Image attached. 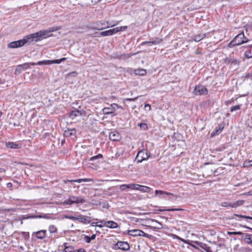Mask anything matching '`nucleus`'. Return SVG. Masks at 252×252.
Returning <instances> with one entry per match:
<instances>
[{
    "label": "nucleus",
    "instance_id": "64",
    "mask_svg": "<svg viewBox=\"0 0 252 252\" xmlns=\"http://www.w3.org/2000/svg\"><path fill=\"white\" fill-rule=\"evenodd\" d=\"M97 226H98V227H103V225H101V224H97Z\"/></svg>",
    "mask_w": 252,
    "mask_h": 252
},
{
    "label": "nucleus",
    "instance_id": "36",
    "mask_svg": "<svg viewBox=\"0 0 252 252\" xmlns=\"http://www.w3.org/2000/svg\"><path fill=\"white\" fill-rule=\"evenodd\" d=\"M128 187L129 189L137 190L138 185L135 184H128Z\"/></svg>",
    "mask_w": 252,
    "mask_h": 252
},
{
    "label": "nucleus",
    "instance_id": "18",
    "mask_svg": "<svg viewBox=\"0 0 252 252\" xmlns=\"http://www.w3.org/2000/svg\"><path fill=\"white\" fill-rule=\"evenodd\" d=\"M104 226L110 228H116L118 227V225L114 221H107L104 222Z\"/></svg>",
    "mask_w": 252,
    "mask_h": 252
},
{
    "label": "nucleus",
    "instance_id": "29",
    "mask_svg": "<svg viewBox=\"0 0 252 252\" xmlns=\"http://www.w3.org/2000/svg\"><path fill=\"white\" fill-rule=\"evenodd\" d=\"M154 226H153L155 228L161 229L162 228V225L161 223L156 220H153Z\"/></svg>",
    "mask_w": 252,
    "mask_h": 252
},
{
    "label": "nucleus",
    "instance_id": "4",
    "mask_svg": "<svg viewBox=\"0 0 252 252\" xmlns=\"http://www.w3.org/2000/svg\"><path fill=\"white\" fill-rule=\"evenodd\" d=\"M29 35L25 36L23 39L13 41L8 44L7 47L9 48H17L24 46L27 43L32 42L31 38H29Z\"/></svg>",
    "mask_w": 252,
    "mask_h": 252
},
{
    "label": "nucleus",
    "instance_id": "45",
    "mask_svg": "<svg viewBox=\"0 0 252 252\" xmlns=\"http://www.w3.org/2000/svg\"><path fill=\"white\" fill-rule=\"evenodd\" d=\"M120 189L121 190H125L126 189H129L128 187V184L127 185H126V184L121 185L120 186Z\"/></svg>",
    "mask_w": 252,
    "mask_h": 252
},
{
    "label": "nucleus",
    "instance_id": "11",
    "mask_svg": "<svg viewBox=\"0 0 252 252\" xmlns=\"http://www.w3.org/2000/svg\"><path fill=\"white\" fill-rule=\"evenodd\" d=\"M46 230H41L37 231V232H33L32 233V236L35 235L37 239L42 240L46 237Z\"/></svg>",
    "mask_w": 252,
    "mask_h": 252
},
{
    "label": "nucleus",
    "instance_id": "50",
    "mask_svg": "<svg viewBox=\"0 0 252 252\" xmlns=\"http://www.w3.org/2000/svg\"><path fill=\"white\" fill-rule=\"evenodd\" d=\"M112 30L113 34L119 32H121V29H120V27H116L115 28L112 29Z\"/></svg>",
    "mask_w": 252,
    "mask_h": 252
},
{
    "label": "nucleus",
    "instance_id": "58",
    "mask_svg": "<svg viewBox=\"0 0 252 252\" xmlns=\"http://www.w3.org/2000/svg\"><path fill=\"white\" fill-rule=\"evenodd\" d=\"M97 223H98V222H93L91 223V225L93 226H96L97 225Z\"/></svg>",
    "mask_w": 252,
    "mask_h": 252
},
{
    "label": "nucleus",
    "instance_id": "63",
    "mask_svg": "<svg viewBox=\"0 0 252 252\" xmlns=\"http://www.w3.org/2000/svg\"><path fill=\"white\" fill-rule=\"evenodd\" d=\"M248 77H252V72L250 73H249L248 74Z\"/></svg>",
    "mask_w": 252,
    "mask_h": 252
},
{
    "label": "nucleus",
    "instance_id": "38",
    "mask_svg": "<svg viewBox=\"0 0 252 252\" xmlns=\"http://www.w3.org/2000/svg\"><path fill=\"white\" fill-rule=\"evenodd\" d=\"M60 29H61L60 27H53L50 28L47 30L48 31L49 33H51L52 32L59 30Z\"/></svg>",
    "mask_w": 252,
    "mask_h": 252
},
{
    "label": "nucleus",
    "instance_id": "56",
    "mask_svg": "<svg viewBox=\"0 0 252 252\" xmlns=\"http://www.w3.org/2000/svg\"><path fill=\"white\" fill-rule=\"evenodd\" d=\"M77 252H86V251L84 249H80L77 251Z\"/></svg>",
    "mask_w": 252,
    "mask_h": 252
},
{
    "label": "nucleus",
    "instance_id": "59",
    "mask_svg": "<svg viewBox=\"0 0 252 252\" xmlns=\"http://www.w3.org/2000/svg\"><path fill=\"white\" fill-rule=\"evenodd\" d=\"M240 226H241L242 227H244V228H248L249 229V228H250V227H249V226H247L246 225H242V224L240 225Z\"/></svg>",
    "mask_w": 252,
    "mask_h": 252
},
{
    "label": "nucleus",
    "instance_id": "54",
    "mask_svg": "<svg viewBox=\"0 0 252 252\" xmlns=\"http://www.w3.org/2000/svg\"><path fill=\"white\" fill-rule=\"evenodd\" d=\"M145 109H148V110L150 111L151 110V106L148 104H146L145 105Z\"/></svg>",
    "mask_w": 252,
    "mask_h": 252
},
{
    "label": "nucleus",
    "instance_id": "57",
    "mask_svg": "<svg viewBox=\"0 0 252 252\" xmlns=\"http://www.w3.org/2000/svg\"><path fill=\"white\" fill-rule=\"evenodd\" d=\"M95 237H96L95 234H93L92 235L91 237H90V239L91 240H94V239H95Z\"/></svg>",
    "mask_w": 252,
    "mask_h": 252
},
{
    "label": "nucleus",
    "instance_id": "15",
    "mask_svg": "<svg viewBox=\"0 0 252 252\" xmlns=\"http://www.w3.org/2000/svg\"><path fill=\"white\" fill-rule=\"evenodd\" d=\"M94 180L92 178H83V179H79L77 180H67L66 181H64L65 183L68 182H76L78 183H80L82 182H93Z\"/></svg>",
    "mask_w": 252,
    "mask_h": 252
},
{
    "label": "nucleus",
    "instance_id": "28",
    "mask_svg": "<svg viewBox=\"0 0 252 252\" xmlns=\"http://www.w3.org/2000/svg\"><path fill=\"white\" fill-rule=\"evenodd\" d=\"M37 219H45L47 220L53 219L50 214H42L37 215Z\"/></svg>",
    "mask_w": 252,
    "mask_h": 252
},
{
    "label": "nucleus",
    "instance_id": "39",
    "mask_svg": "<svg viewBox=\"0 0 252 252\" xmlns=\"http://www.w3.org/2000/svg\"><path fill=\"white\" fill-rule=\"evenodd\" d=\"M102 158V155L100 154H98L97 155L95 156H94V157H91L90 159H89V161H94L95 159H99V158Z\"/></svg>",
    "mask_w": 252,
    "mask_h": 252
},
{
    "label": "nucleus",
    "instance_id": "48",
    "mask_svg": "<svg viewBox=\"0 0 252 252\" xmlns=\"http://www.w3.org/2000/svg\"><path fill=\"white\" fill-rule=\"evenodd\" d=\"M66 60V58H62L61 59L56 60L55 62L56 63L59 64L61 63H62V62L65 61Z\"/></svg>",
    "mask_w": 252,
    "mask_h": 252
},
{
    "label": "nucleus",
    "instance_id": "34",
    "mask_svg": "<svg viewBox=\"0 0 252 252\" xmlns=\"http://www.w3.org/2000/svg\"><path fill=\"white\" fill-rule=\"evenodd\" d=\"M222 129L223 127H219V128L216 129L211 133V137H213L215 135H218L222 131Z\"/></svg>",
    "mask_w": 252,
    "mask_h": 252
},
{
    "label": "nucleus",
    "instance_id": "2",
    "mask_svg": "<svg viewBox=\"0 0 252 252\" xmlns=\"http://www.w3.org/2000/svg\"><path fill=\"white\" fill-rule=\"evenodd\" d=\"M248 38L245 36L243 32L237 34L234 38L228 44V47L232 48L235 46L240 45L247 42Z\"/></svg>",
    "mask_w": 252,
    "mask_h": 252
},
{
    "label": "nucleus",
    "instance_id": "25",
    "mask_svg": "<svg viewBox=\"0 0 252 252\" xmlns=\"http://www.w3.org/2000/svg\"><path fill=\"white\" fill-rule=\"evenodd\" d=\"M6 146L7 148L11 149H18L20 147L19 145L16 144L14 142H9L6 143Z\"/></svg>",
    "mask_w": 252,
    "mask_h": 252
},
{
    "label": "nucleus",
    "instance_id": "26",
    "mask_svg": "<svg viewBox=\"0 0 252 252\" xmlns=\"http://www.w3.org/2000/svg\"><path fill=\"white\" fill-rule=\"evenodd\" d=\"M238 63V61L236 59L232 58H226L225 59V63L227 64L231 63L234 64H237Z\"/></svg>",
    "mask_w": 252,
    "mask_h": 252
},
{
    "label": "nucleus",
    "instance_id": "27",
    "mask_svg": "<svg viewBox=\"0 0 252 252\" xmlns=\"http://www.w3.org/2000/svg\"><path fill=\"white\" fill-rule=\"evenodd\" d=\"M100 36H110L113 34L112 30L110 29L107 31H103L99 33Z\"/></svg>",
    "mask_w": 252,
    "mask_h": 252
},
{
    "label": "nucleus",
    "instance_id": "12",
    "mask_svg": "<svg viewBox=\"0 0 252 252\" xmlns=\"http://www.w3.org/2000/svg\"><path fill=\"white\" fill-rule=\"evenodd\" d=\"M29 67L30 65L28 63H24L22 65H19L17 66L15 69V73L19 74Z\"/></svg>",
    "mask_w": 252,
    "mask_h": 252
},
{
    "label": "nucleus",
    "instance_id": "3",
    "mask_svg": "<svg viewBox=\"0 0 252 252\" xmlns=\"http://www.w3.org/2000/svg\"><path fill=\"white\" fill-rule=\"evenodd\" d=\"M86 202L83 196H70L65 200L61 204L63 205H71L74 204H83Z\"/></svg>",
    "mask_w": 252,
    "mask_h": 252
},
{
    "label": "nucleus",
    "instance_id": "6",
    "mask_svg": "<svg viewBox=\"0 0 252 252\" xmlns=\"http://www.w3.org/2000/svg\"><path fill=\"white\" fill-rule=\"evenodd\" d=\"M244 201L243 200H237L235 202H231L229 201L222 202L220 204L222 207H230L233 208H236L239 206L242 205Z\"/></svg>",
    "mask_w": 252,
    "mask_h": 252
},
{
    "label": "nucleus",
    "instance_id": "42",
    "mask_svg": "<svg viewBox=\"0 0 252 252\" xmlns=\"http://www.w3.org/2000/svg\"><path fill=\"white\" fill-rule=\"evenodd\" d=\"M227 234L229 235H243V233L242 232H240V231H228L227 232Z\"/></svg>",
    "mask_w": 252,
    "mask_h": 252
},
{
    "label": "nucleus",
    "instance_id": "30",
    "mask_svg": "<svg viewBox=\"0 0 252 252\" xmlns=\"http://www.w3.org/2000/svg\"><path fill=\"white\" fill-rule=\"evenodd\" d=\"M155 194L156 196H158L159 197H162V196L164 194L169 195L170 193L162 190H156Z\"/></svg>",
    "mask_w": 252,
    "mask_h": 252
},
{
    "label": "nucleus",
    "instance_id": "10",
    "mask_svg": "<svg viewBox=\"0 0 252 252\" xmlns=\"http://www.w3.org/2000/svg\"><path fill=\"white\" fill-rule=\"evenodd\" d=\"M115 247V249H121L124 251L128 250L129 249V244L126 242H118Z\"/></svg>",
    "mask_w": 252,
    "mask_h": 252
},
{
    "label": "nucleus",
    "instance_id": "19",
    "mask_svg": "<svg viewBox=\"0 0 252 252\" xmlns=\"http://www.w3.org/2000/svg\"><path fill=\"white\" fill-rule=\"evenodd\" d=\"M162 41L161 39L159 38H156L155 40L152 41H144L141 43V45L148 44L149 46H152L153 45H157L160 43Z\"/></svg>",
    "mask_w": 252,
    "mask_h": 252
},
{
    "label": "nucleus",
    "instance_id": "35",
    "mask_svg": "<svg viewBox=\"0 0 252 252\" xmlns=\"http://www.w3.org/2000/svg\"><path fill=\"white\" fill-rule=\"evenodd\" d=\"M63 252H74L73 248L72 246H65Z\"/></svg>",
    "mask_w": 252,
    "mask_h": 252
},
{
    "label": "nucleus",
    "instance_id": "17",
    "mask_svg": "<svg viewBox=\"0 0 252 252\" xmlns=\"http://www.w3.org/2000/svg\"><path fill=\"white\" fill-rule=\"evenodd\" d=\"M243 236H242V239L244 240V241L248 244H252V234H250L248 233L243 234Z\"/></svg>",
    "mask_w": 252,
    "mask_h": 252
},
{
    "label": "nucleus",
    "instance_id": "60",
    "mask_svg": "<svg viewBox=\"0 0 252 252\" xmlns=\"http://www.w3.org/2000/svg\"><path fill=\"white\" fill-rule=\"evenodd\" d=\"M12 186V184L10 183H9L7 184V187L8 188H10V187H11Z\"/></svg>",
    "mask_w": 252,
    "mask_h": 252
},
{
    "label": "nucleus",
    "instance_id": "7",
    "mask_svg": "<svg viewBox=\"0 0 252 252\" xmlns=\"http://www.w3.org/2000/svg\"><path fill=\"white\" fill-rule=\"evenodd\" d=\"M119 108L118 105L116 103H112L109 107H105L102 109L103 113L105 115L113 114V116L116 115L114 113L116 110Z\"/></svg>",
    "mask_w": 252,
    "mask_h": 252
},
{
    "label": "nucleus",
    "instance_id": "47",
    "mask_svg": "<svg viewBox=\"0 0 252 252\" xmlns=\"http://www.w3.org/2000/svg\"><path fill=\"white\" fill-rule=\"evenodd\" d=\"M182 209H179V208H171V209H168L166 210H163V211H180L182 210ZM160 211H162V210H160Z\"/></svg>",
    "mask_w": 252,
    "mask_h": 252
},
{
    "label": "nucleus",
    "instance_id": "21",
    "mask_svg": "<svg viewBox=\"0 0 252 252\" xmlns=\"http://www.w3.org/2000/svg\"><path fill=\"white\" fill-rule=\"evenodd\" d=\"M82 113L81 111L77 109H75L72 111L69 114V117L71 119L73 120L78 116L81 115Z\"/></svg>",
    "mask_w": 252,
    "mask_h": 252
},
{
    "label": "nucleus",
    "instance_id": "8",
    "mask_svg": "<svg viewBox=\"0 0 252 252\" xmlns=\"http://www.w3.org/2000/svg\"><path fill=\"white\" fill-rule=\"evenodd\" d=\"M192 93L195 95H201L207 94L208 90L203 85H197L195 87Z\"/></svg>",
    "mask_w": 252,
    "mask_h": 252
},
{
    "label": "nucleus",
    "instance_id": "22",
    "mask_svg": "<svg viewBox=\"0 0 252 252\" xmlns=\"http://www.w3.org/2000/svg\"><path fill=\"white\" fill-rule=\"evenodd\" d=\"M137 190L143 192H149L151 189L149 187L138 185Z\"/></svg>",
    "mask_w": 252,
    "mask_h": 252
},
{
    "label": "nucleus",
    "instance_id": "1",
    "mask_svg": "<svg viewBox=\"0 0 252 252\" xmlns=\"http://www.w3.org/2000/svg\"><path fill=\"white\" fill-rule=\"evenodd\" d=\"M52 34H50L47 30L40 31L37 32L30 34L29 35V38H31V41L37 42L43 38L51 36Z\"/></svg>",
    "mask_w": 252,
    "mask_h": 252
},
{
    "label": "nucleus",
    "instance_id": "32",
    "mask_svg": "<svg viewBox=\"0 0 252 252\" xmlns=\"http://www.w3.org/2000/svg\"><path fill=\"white\" fill-rule=\"evenodd\" d=\"M48 230L50 233H55L57 232V228L54 225H50L48 227Z\"/></svg>",
    "mask_w": 252,
    "mask_h": 252
},
{
    "label": "nucleus",
    "instance_id": "24",
    "mask_svg": "<svg viewBox=\"0 0 252 252\" xmlns=\"http://www.w3.org/2000/svg\"><path fill=\"white\" fill-rule=\"evenodd\" d=\"M76 133V130L74 128L67 129L64 130V134L66 136H71L74 135Z\"/></svg>",
    "mask_w": 252,
    "mask_h": 252
},
{
    "label": "nucleus",
    "instance_id": "62",
    "mask_svg": "<svg viewBox=\"0 0 252 252\" xmlns=\"http://www.w3.org/2000/svg\"><path fill=\"white\" fill-rule=\"evenodd\" d=\"M189 245L191 246V247H192L193 248H195V249H197V248L195 246V245H192L191 244H189Z\"/></svg>",
    "mask_w": 252,
    "mask_h": 252
},
{
    "label": "nucleus",
    "instance_id": "5",
    "mask_svg": "<svg viewBox=\"0 0 252 252\" xmlns=\"http://www.w3.org/2000/svg\"><path fill=\"white\" fill-rule=\"evenodd\" d=\"M150 156V154L145 150L139 151L136 156L135 160L140 163L144 160H147Z\"/></svg>",
    "mask_w": 252,
    "mask_h": 252
},
{
    "label": "nucleus",
    "instance_id": "13",
    "mask_svg": "<svg viewBox=\"0 0 252 252\" xmlns=\"http://www.w3.org/2000/svg\"><path fill=\"white\" fill-rule=\"evenodd\" d=\"M56 60H44L42 61H39L37 63H31V64L32 65H49L53 63H55Z\"/></svg>",
    "mask_w": 252,
    "mask_h": 252
},
{
    "label": "nucleus",
    "instance_id": "40",
    "mask_svg": "<svg viewBox=\"0 0 252 252\" xmlns=\"http://www.w3.org/2000/svg\"><path fill=\"white\" fill-rule=\"evenodd\" d=\"M234 216H236V217H239V218H244V219H246L252 220V218L251 217H249V216L241 215H239V214H234Z\"/></svg>",
    "mask_w": 252,
    "mask_h": 252
},
{
    "label": "nucleus",
    "instance_id": "31",
    "mask_svg": "<svg viewBox=\"0 0 252 252\" xmlns=\"http://www.w3.org/2000/svg\"><path fill=\"white\" fill-rule=\"evenodd\" d=\"M134 73L136 75L144 76L146 74V71L143 69H137L134 70Z\"/></svg>",
    "mask_w": 252,
    "mask_h": 252
},
{
    "label": "nucleus",
    "instance_id": "33",
    "mask_svg": "<svg viewBox=\"0 0 252 252\" xmlns=\"http://www.w3.org/2000/svg\"><path fill=\"white\" fill-rule=\"evenodd\" d=\"M199 247L205 250L206 252H212L210 247L207 246L204 243H201V245H199Z\"/></svg>",
    "mask_w": 252,
    "mask_h": 252
},
{
    "label": "nucleus",
    "instance_id": "41",
    "mask_svg": "<svg viewBox=\"0 0 252 252\" xmlns=\"http://www.w3.org/2000/svg\"><path fill=\"white\" fill-rule=\"evenodd\" d=\"M241 105H235V106L231 107L230 108V111L231 112H232L233 111L240 110Z\"/></svg>",
    "mask_w": 252,
    "mask_h": 252
},
{
    "label": "nucleus",
    "instance_id": "44",
    "mask_svg": "<svg viewBox=\"0 0 252 252\" xmlns=\"http://www.w3.org/2000/svg\"><path fill=\"white\" fill-rule=\"evenodd\" d=\"M37 219V215H28L25 216L23 219Z\"/></svg>",
    "mask_w": 252,
    "mask_h": 252
},
{
    "label": "nucleus",
    "instance_id": "23",
    "mask_svg": "<svg viewBox=\"0 0 252 252\" xmlns=\"http://www.w3.org/2000/svg\"><path fill=\"white\" fill-rule=\"evenodd\" d=\"M206 34L205 33H200L198 35H194L192 37V39L196 42H199L204 38H205Z\"/></svg>",
    "mask_w": 252,
    "mask_h": 252
},
{
    "label": "nucleus",
    "instance_id": "16",
    "mask_svg": "<svg viewBox=\"0 0 252 252\" xmlns=\"http://www.w3.org/2000/svg\"><path fill=\"white\" fill-rule=\"evenodd\" d=\"M76 220H78L80 222L85 224H88L91 223V220L84 216L80 215L76 217Z\"/></svg>",
    "mask_w": 252,
    "mask_h": 252
},
{
    "label": "nucleus",
    "instance_id": "14",
    "mask_svg": "<svg viewBox=\"0 0 252 252\" xmlns=\"http://www.w3.org/2000/svg\"><path fill=\"white\" fill-rule=\"evenodd\" d=\"M109 139L112 141H119L121 139L120 133L117 131H113L109 134Z\"/></svg>",
    "mask_w": 252,
    "mask_h": 252
},
{
    "label": "nucleus",
    "instance_id": "20",
    "mask_svg": "<svg viewBox=\"0 0 252 252\" xmlns=\"http://www.w3.org/2000/svg\"><path fill=\"white\" fill-rule=\"evenodd\" d=\"M245 53V56L247 59H250L252 58V44L249 45Z\"/></svg>",
    "mask_w": 252,
    "mask_h": 252
},
{
    "label": "nucleus",
    "instance_id": "51",
    "mask_svg": "<svg viewBox=\"0 0 252 252\" xmlns=\"http://www.w3.org/2000/svg\"><path fill=\"white\" fill-rule=\"evenodd\" d=\"M84 240L87 243H89L91 241V240L90 239V237H89V236H87V235L85 236Z\"/></svg>",
    "mask_w": 252,
    "mask_h": 252
},
{
    "label": "nucleus",
    "instance_id": "61",
    "mask_svg": "<svg viewBox=\"0 0 252 252\" xmlns=\"http://www.w3.org/2000/svg\"><path fill=\"white\" fill-rule=\"evenodd\" d=\"M4 83V80H1V79H0V84H2Z\"/></svg>",
    "mask_w": 252,
    "mask_h": 252
},
{
    "label": "nucleus",
    "instance_id": "37",
    "mask_svg": "<svg viewBox=\"0 0 252 252\" xmlns=\"http://www.w3.org/2000/svg\"><path fill=\"white\" fill-rule=\"evenodd\" d=\"M137 125L141 128V129L143 130H146L148 129V126L145 123H139Z\"/></svg>",
    "mask_w": 252,
    "mask_h": 252
},
{
    "label": "nucleus",
    "instance_id": "55",
    "mask_svg": "<svg viewBox=\"0 0 252 252\" xmlns=\"http://www.w3.org/2000/svg\"><path fill=\"white\" fill-rule=\"evenodd\" d=\"M193 243H194L195 244H196L197 245H198V246H199V245H201V242H198V241H193L192 242Z\"/></svg>",
    "mask_w": 252,
    "mask_h": 252
},
{
    "label": "nucleus",
    "instance_id": "53",
    "mask_svg": "<svg viewBox=\"0 0 252 252\" xmlns=\"http://www.w3.org/2000/svg\"><path fill=\"white\" fill-rule=\"evenodd\" d=\"M120 27V29H121V32L124 31L127 28V26H121V27Z\"/></svg>",
    "mask_w": 252,
    "mask_h": 252
},
{
    "label": "nucleus",
    "instance_id": "49",
    "mask_svg": "<svg viewBox=\"0 0 252 252\" xmlns=\"http://www.w3.org/2000/svg\"><path fill=\"white\" fill-rule=\"evenodd\" d=\"M244 164L245 166H252V160H249L248 162L245 161Z\"/></svg>",
    "mask_w": 252,
    "mask_h": 252
},
{
    "label": "nucleus",
    "instance_id": "9",
    "mask_svg": "<svg viewBox=\"0 0 252 252\" xmlns=\"http://www.w3.org/2000/svg\"><path fill=\"white\" fill-rule=\"evenodd\" d=\"M128 234L129 235L136 237V236H144L145 237H148L149 235L145 233L143 231L139 229H133L130 230L128 231Z\"/></svg>",
    "mask_w": 252,
    "mask_h": 252
},
{
    "label": "nucleus",
    "instance_id": "43",
    "mask_svg": "<svg viewBox=\"0 0 252 252\" xmlns=\"http://www.w3.org/2000/svg\"><path fill=\"white\" fill-rule=\"evenodd\" d=\"M63 219H70L73 220H76V217L71 216H68V215H64L63 216Z\"/></svg>",
    "mask_w": 252,
    "mask_h": 252
},
{
    "label": "nucleus",
    "instance_id": "46",
    "mask_svg": "<svg viewBox=\"0 0 252 252\" xmlns=\"http://www.w3.org/2000/svg\"><path fill=\"white\" fill-rule=\"evenodd\" d=\"M118 23H119V22L117 21L116 23H115V24H114L113 25L109 24V25H107V27H101L100 28H98L97 30H101L102 29H104L106 28H108L109 27H113V26H114L115 25H117Z\"/></svg>",
    "mask_w": 252,
    "mask_h": 252
},
{
    "label": "nucleus",
    "instance_id": "52",
    "mask_svg": "<svg viewBox=\"0 0 252 252\" xmlns=\"http://www.w3.org/2000/svg\"><path fill=\"white\" fill-rule=\"evenodd\" d=\"M138 97H134V98H126V100L128 101H134L137 99Z\"/></svg>",
    "mask_w": 252,
    "mask_h": 252
}]
</instances>
